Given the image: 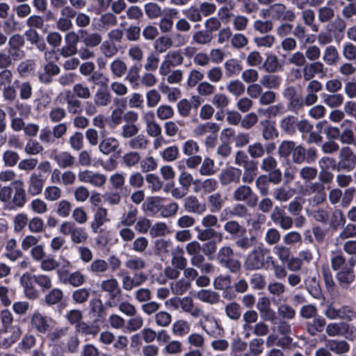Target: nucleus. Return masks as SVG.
I'll return each instance as SVG.
<instances>
[{"label":"nucleus","instance_id":"9d476101","mask_svg":"<svg viewBox=\"0 0 356 356\" xmlns=\"http://www.w3.org/2000/svg\"><path fill=\"white\" fill-rule=\"evenodd\" d=\"M199 324L203 331L211 337H216L218 334L220 325L216 318L210 314H204L200 315Z\"/></svg>","mask_w":356,"mask_h":356},{"label":"nucleus","instance_id":"864d4df0","mask_svg":"<svg viewBox=\"0 0 356 356\" xmlns=\"http://www.w3.org/2000/svg\"><path fill=\"white\" fill-rule=\"evenodd\" d=\"M25 35L26 36L28 41L31 44L35 45L39 51H44L46 49V44L35 29H29L26 31L25 32Z\"/></svg>","mask_w":356,"mask_h":356},{"label":"nucleus","instance_id":"052dcab7","mask_svg":"<svg viewBox=\"0 0 356 356\" xmlns=\"http://www.w3.org/2000/svg\"><path fill=\"white\" fill-rule=\"evenodd\" d=\"M72 92L81 99H89L92 97L91 90L83 83H75L72 87Z\"/></svg>","mask_w":356,"mask_h":356},{"label":"nucleus","instance_id":"473e14b6","mask_svg":"<svg viewBox=\"0 0 356 356\" xmlns=\"http://www.w3.org/2000/svg\"><path fill=\"white\" fill-rule=\"evenodd\" d=\"M225 316L231 321H237L242 315V307L236 302H229L225 305Z\"/></svg>","mask_w":356,"mask_h":356},{"label":"nucleus","instance_id":"3c124183","mask_svg":"<svg viewBox=\"0 0 356 356\" xmlns=\"http://www.w3.org/2000/svg\"><path fill=\"white\" fill-rule=\"evenodd\" d=\"M266 266H271L274 277L277 280H283L287 277V270L285 266L277 264L273 257H268Z\"/></svg>","mask_w":356,"mask_h":356},{"label":"nucleus","instance_id":"a18cd8bd","mask_svg":"<svg viewBox=\"0 0 356 356\" xmlns=\"http://www.w3.org/2000/svg\"><path fill=\"white\" fill-rule=\"evenodd\" d=\"M224 230L232 235L233 238L238 236H243L246 233V229L238 222L236 220H229L224 225Z\"/></svg>","mask_w":356,"mask_h":356},{"label":"nucleus","instance_id":"6e6552de","mask_svg":"<svg viewBox=\"0 0 356 356\" xmlns=\"http://www.w3.org/2000/svg\"><path fill=\"white\" fill-rule=\"evenodd\" d=\"M147 279V275L141 271L134 273V276H131L127 273H124L122 275V288L126 291H131L134 288L141 286Z\"/></svg>","mask_w":356,"mask_h":356},{"label":"nucleus","instance_id":"4468645a","mask_svg":"<svg viewBox=\"0 0 356 356\" xmlns=\"http://www.w3.org/2000/svg\"><path fill=\"white\" fill-rule=\"evenodd\" d=\"M110 221L108 209L102 206L97 207L94 211L93 218L90 225L92 232H99V229Z\"/></svg>","mask_w":356,"mask_h":356},{"label":"nucleus","instance_id":"f257e3e1","mask_svg":"<svg viewBox=\"0 0 356 356\" xmlns=\"http://www.w3.org/2000/svg\"><path fill=\"white\" fill-rule=\"evenodd\" d=\"M268 257H272L270 250L265 248L258 247L248 255L245 261V267L250 270L262 269L266 265Z\"/></svg>","mask_w":356,"mask_h":356},{"label":"nucleus","instance_id":"5fc2aeb1","mask_svg":"<svg viewBox=\"0 0 356 356\" xmlns=\"http://www.w3.org/2000/svg\"><path fill=\"white\" fill-rule=\"evenodd\" d=\"M191 283L190 280L181 278L177 281L170 284V289L173 294L176 296L183 295L191 287Z\"/></svg>","mask_w":356,"mask_h":356},{"label":"nucleus","instance_id":"20e7f679","mask_svg":"<svg viewBox=\"0 0 356 356\" xmlns=\"http://www.w3.org/2000/svg\"><path fill=\"white\" fill-rule=\"evenodd\" d=\"M78 179L81 182L97 188H104L107 181V177L104 174L89 170L79 171Z\"/></svg>","mask_w":356,"mask_h":356},{"label":"nucleus","instance_id":"e433bc0d","mask_svg":"<svg viewBox=\"0 0 356 356\" xmlns=\"http://www.w3.org/2000/svg\"><path fill=\"white\" fill-rule=\"evenodd\" d=\"M220 130V127L215 122H206L197 124L193 131L195 136L200 137L207 133L217 134Z\"/></svg>","mask_w":356,"mask_h":356},{"label":"nucleus","instance_id":"0eeeda50","mask_svg":"<svg viewBox=\"0 0 356 356\" xmlns=\"http://www.w3.org/2000/svg\"><path fill=\"white\" fill-rule=\"evenodd\" d=\"M22 334L19 326H9L0 330V346L8 348L15 343Z\"/></svg>","mask_w":356,"mask_h":356},{"label":"nucleus","instance_id":"39448f33","mask_svg":"<svg viewBox=\"0 0 356 356\" xmlns=\"http://www.w3.org/2000/svg\"><path fill=\"white\" fill-rule=\"evenodd\" d=\"M269 15L274 20L293 22L296 18L295 12L283 3H275L268 8Z\"/></svg>","mask_w":356,"mask_h":356},{"label":"nucleus","instance_id":"774afa93","mask_svg":"<svg viewBox=\"0 0 356 356\" xmlns=\"http://www.w3.org/2000/svg\"><path fill=\"white\" fill-rule=\"evenodd\" d=\"M108 269V264L102 259H95L88 268L89 272L95 275L104 273L106 272Z\"/></svg>","mask_w":356,"mask_h":356},{"label":"nucleus","instance_id":"8fccbe9b","mask_svg":"<svg viewBox=\"0 0 356 356\" xmlns=\"http://www.w3.org/2000/svg\"><path fill=\"white\" fill-rule=\"evenodd\" d=\"M262 129V137L265 140H270L278 136V132L274 124L269 120L260 122Z\"/></svg>","mask_w":356,"mask_h":356},{"label":"nucleus","instance_id":"c9c22d12","mask_svg":"<svg viewBox=\"0 0 356 356\" xmlns=\"http://www.w3.org/2000/svg\"><path fill=\"white\" fill-rule=\"evenodd\" d=\"M109 69L114 78L120 79L127 73L128 67L123 60L118 58L110 63Z\"/></svg>","mask_w":356,"mask_h":356},{"label":"nucleus","instance_id":"423d86ee","mask_svg":"<svg viewBox=\"0 0 356 356\" xmlns=\"http://www.w3.org/2000/svg\"><path fill=\"white\" fill-rule=\"evenodd\" d=\"M348 262L350 267L343 268L337 272L336 276L338 284L344 289H348L355 280L353 267L356 264V261L353 257H351Z\"/></svg>","mask_w":356,"mask_h":356},{"label":"nucleus","instance_id":"e2e57ef3","mask_svg":"<svg viewBox=\"0 0 356 356\" xmlns=\"http://www.w3.org/2000/svg\"><path fill=\"white\" fill-rule=\"evenodd\" d=\"M208 202L211 212H217L222 209L225 198L221 193H216L208 197Z\"/></svg>","mask_w":356,"mask_h":356},{"label":"nucleus","instance_id":"b1692460","mask_svg":"<svg viewBox=\"0 0 356 356\" xmlns=\"http://www.w3.org/2000/svg\"><path fill=\"white\" fill-rule=\"evenodd\" d=\"M100 287L102 291L108 294L111 299L117 298L122 293L118 280L113 277L102 281Z\"/></svg>","mask_w":356,"mask_h":356},{"label":"nucleus","instance_id":"338daca9","mask_svg":"<svg viewBox=\"0 0 356 356\" xmlns=\"http://www.w3.org/2000/svg\"><path fill=\"white\" fill-rule=\"evenodd\" d=\"M172 315L165 311H159L154 316L155 323L161 327H167L172 323Z\"/></svg>","mask_w":356,"mask_h":356},{"label":"nucleus","instance_id":"f8f14e48","mask_svg":"<svg viewBox=\"0 0 356 356\" xmlns=\"http://www.w3.org/2000/svg\"><path fill=\"white\" fill-rule=\"evenodd\" d=\"M327 72V68L325 63L319 60L311 61L302 68V79L308 81L314 79L316 75H325Z\"/></svg>","mask_w":356,"mask_h":356},{"label":"nucleus","instance_id":"7ed1b4c3","mask_svg":"<svg viewBox=\"0 0 356 356\" xmlns=\"http://www.w3.org/2000/svg\"><path fill=\"white\" fill-rule=\"evenodd\" d=\"M355 166V156L348 146L343 147L339 152V161L333 167L337 171L350 172Z\"/></svg>","mask_w":356,"mask_h":356},{"label":"nucleus","instance_id":"ea45409f","mask_svg":"<svg viewBox=\"0 0 356 356\" xmlns=\"http://www.w3.org/2000/svg\"><path fill=\"white\" fill-rule=\"evenodd\" d=\"M138 211L133 205L129 207L128 211L124 212L120 218V225L124 227H131L136 221Z\"/></svg>","mask_w":356,"mask_h":356},{"label":"nucleus","instance_id":"603ef678","mask_svg":"<svg viewBox=\"0 0 356 356\" xmlns=\"http://www.w3.org/2000/svg\"><path fill=\"white\" fill-rule=\"evenodd\" d=\"M323 101L327 106L334 108L341 106L343 102V96L340 93H330L323 95Z\"/></svg>","mask_w":356,"mask_h":356},{"label":"nucleus","instance_id":"49530a36","mask_svg":"<svg viewBox=\"0 0 356 356\" xmlns=\"http://www.w3.org/2000/svg\"><path fill=\"white\" fill-rule=\"evenodd\" d=\"M191 324L186 320L179 319L172 325V332L174 335L182 337L191 332Z\"/></svg>","mask_w":356,"mask_h":356},{"label":"nucleus","instance_id":"37998d69","mask_svg":"<svg viewBox=\"0 0 356 356\" xmlns=\"http://www.w3.org/2000/svg\"><path fill=\"white\" fill-rule=\"evenodd\" d=\"M282 79L280 76L269 73L261 76L260 83L266 88L277 89L280 87Z\"/></svg>","mask_w":356,"mask_h":356},{"label":"nucleus","instance_id":"4c0bfd02","mask_svg":"<svg viewBox=\"0 0 356 356\" xmlns=\"http://www.w3.org/2000/svg\"><path fill=\"white\" fill-rule=\"evenodd\" d=\"M171 263L173 267L183 270L187 265V259L184 257V249L181 247H177L172 252Z\"/></svg>","mask_w":356,"mask_h":356},{"label":"nucleus","instance_id":"f03ea898","mask_svg":"<svg viewBox=\"0 0 356 356\" xmlns=\"http://www.w3.org/2000/svg\"><path fill=\"white\" fill-rule=\"evenodd\" d=\"M325 316L330 320L341 319L353 321L356 319V310L349 305H343L337 308L331 304L326 307Z\"/></svg>","mask_w":356,"mask_h":356},{"label":"nucleus","instance_id":"2f4dec72","mask_svg":"<svg viewBox=\"0 0 356 356\" xmlns=\"http://www.w3.org/2000/svg\"><path fill=\"white\" fill-rule=\"evenodd\" d=\"M54 159L61 168H72L75 163V157L66 151L56 154Z\"/></svg>","mask_w":356,"mask_h":356},{"label":"nucleus","instance_id":"bf43d9fd","mask_svg":"<svg viewBox=\"0 0 356 356\" xmlns=\"http://www.w3.org/2000/svg\"><path fill=\"white\" fill-rule=\"evenodd\" d=\"M141 160L140 153L135 151L128 152L124 154L122 157V164L127 168H133L136 166Z\"/></svg>","mask_w":356,"mask_h":356},{"label":"nucleus","instance_id":"6e6d98bb","mask_svg":"<svg viewBox=\"0 0 356 356\" xmlns=\"http://www.w3.org/2000/svg\"><path fill=\"white\" fill-rule=\"evenodd\" d=\"M124 265L127 269L137 272L145 269L147 264L142 257H132L125 261Z\"/></svg>","mask_w":356,"mask_h":356},{"label":"nucleus","instance_id":"79ce46f5","mask_svg":"<svg viewBox=\"0 0 356 356\" xmlns=\"http://www.w3.org/2000/svg\"><path fill=\"white\" fill-rule=\"evenodd\" d=\"M31 323L32 327L40 333H45L49 327L46 318L42 316L39 312H35L32 315Z\"/></svg>","mask_w":356,"mask_h":356},{"label":"nucleus","instance_id":"bb28decb","mask_svg":"<svg viewBox=\"0 0 356 356\" xmlns=\"http://www.w3.org/2000/svg\"><path fill=\"white\" fill-rule=\"evenodd\" d=\"M263 68L268 73H275L282 70L283 65L275 54H268L263 63Z\"/></svg>","mask_w":356,"mask_h":356},{"label":"nucleus","instance_id":"4be33fe9","mask_svg":"<svg viewBox=\"0 0 356 356\" xmlns=\"http://www.w3.org/2000/svg\"><path fill=\"white\" fill-rule=\"evenodd\" d=\"M65 100L67 104V110L69 113L76 115L81 113L82 111V103L80 99L71 90L65 92Z\"/></svg>","mask_w":356,"mask_h":356},{"label":"nucleus","instance_id":"4d7b16f0","mask_svg":"<svg viewBox=\"0 0 356 356\" xmlns=\"http://www.w3.org/2000/svg\"><path fill=\"white\" fill-rule=\"evenodd\" d=\"M170 233V227L163 222L154 224L149 230V234L152 238L165 236Z\"/></svg>","mask_w":356,"mask_h":356},{"label":"nucleus","instance_id":"dca6fc26","mask_svg":"<svg viewBox=\"0 0 356 356\" xmlns=\"http://www.w3.org/2000/svg\"><path fill=\"white\" fill-rule=\"evenodd\" d=\"M250 216L248 207L241 203L234 205L231 209H225L220 214L221 220H226L230 218H245Z\"/></svg>","mask_w":356,"mask_h":356},{"label":"nucleus","instance_id":"f3484780","mask_svg":"<svg viewBox=\"0 0 356 356\" xmlns=\"http://www.w3.org/2000/svg\"><path fill=\"white\" fill-rule=\"evenodd\" d=\"M114 103L116 105V108L111 111L109 118L110 126L111 127H115L122 123L124 111L127 106L126 100L124 99L115 98Z\"/></svg>","mask_w":356,"mask_h":356},{"label":"nucleus","instance_id":"cd10ccee","mask_svg":"<svg viewBox=\"0 0 356 356\" xmlns=\"http://www.w3.org/2000/svg\"><path fill=\"white\" fill-rule=\"evenodd\" d=\"M195 296L199 300L209 305H216L220 300V296L217 292L209 289L198 291Z\"/></svg>","mask_w":356,"mask_h":356},{"label":"nucleus","instance_id":"09e8293b","mask_svg":"<svg viewBox=\"0 0 356 356\" xmlns=\"http://www.w3.org/2000/svg\"><path fill=\"white\" fill-rule=\"evenodd\" d=\"M225 74L227 76H232L238 74L243 70L240 60L236 58L227 60L224 63Z\"/></svg>","mask_w":356,"mask_h":356},{"label":"nucleus","instance_id":"7c9ffc66","mask_svg":"<svg viewBox=\"0 0 356 356\" xmlns=\"http://www.w3.org/2000/svg\"><path fill=\"white\" fill-rule=\"evenodd\" d=\"M192 42L197 45H209L213 40V35L205 29L198 30L193 32L192 35Z\"/></svg>","mask_w":356,"mask_h":356},{"label":"nucleus","instance_id":"ddd939ff","mask_svg":"<svg viewBox=\"0 0 356 356\" xmlns=\"http://www.w3.org/2000/svg\"><path fill=\"white\" fill-rule=\"evenodd\" d=\"M25 42L24 35L19 33L13 34L8 38V50L19 60H22L26 55L25 51L22 49Z\"/></svg>","mask_w":356,"mask_h":356},{"label":"nucleus","instance_id":"5701e85b","mask_svg":"<svg viewBox=\"0 0 356 356\" xmlns=\"http://www.w3.org/2000/svg\"><path fill=\"white\" fill-rule=\"evenodd\" d=\"M15 193L12 198L13 204L17 207H23L26 202V191L24 182L17 179L13 181Z\"/></svg>","mask_w":356,"mask_h":356},{"label":"nucleus","instance_id":"a211bd4d","mask_svg":"<svg viewBox=\"0 0 356 356\" xmlns=\"http://www.w3.org/2000/svg\"><path fill=\"white\" fill-rule=\"evenodd\" d=\"M178 302L181 310L184 312L191 315V317L197 318H200V315L202 314V309L200 307L195 305L192 298L189 296H185L181 298H178Z\"/></svg>","mask_w":356,"mask_h":356},{"label":"nucleus","instance_id":"aec40b11","mask_svg":"<svg viewBox=\"0 0 356 356\" xmlns=\"http://www.w3.org/2000/svg\"><path fill=\"white\" fill-rule=\"evenodd\" d=\"M325 332L330 337L346 336L350 332V326L344 321L330 323L325 325Z\"/></svg>","mask_w":356,"mask_h":356},{"label":"nucleus","instance_id":"a19ab883","mask_svg":"<svg viewBox=\"0 0 356 356\" xmlns=\"http://www.w3.org/2000/svg\"><path fill=\"white\" fill-rule=\"evenodd\" d=\"M327 348L336 354H344L349 350L350 346L344 340L330 339L327 341Z\"/></svg>","mask_w":356,"mask_h":356},{"label":"nucleus","instance_id":"2eb2a0df","mask_svg":"<svg viewBox=\"0 0 356 356\" xmlns=\"http://www.w3.org/2000/svg\"><path fill=\"white\" fill-rule=\"evenodd\" d=\"M254 193L250 186L247 185H240L234 191L232 198L236 202H246L249 206H255L257 199L255 197L253 201L251 200Z\"/></svg>","mask_w":356,"mask_h":356},{"label":"nucleus","instance_id":"412c9836","mask_svg":"<svg viewBox=\"0 0 356 356\" xmlns=\"http://www.w3.org/2000/svg\"><path fill=\"white\" fill-rule=\"evenodd\" d=\"M184 207L188 213L202 215L207 211L205 203L200 202L195 196H188L184 200Z\"/></svg>","mask_w":356,"mask_h":356},{"label":"nucleus","instance_id":"9b49d317","mask_svg":"<svg viewBox=\"0 0 356 356\" xmlns=\"http://www.w3.org/2000/svg\"><path fill=\"white\" fill-rule=\"evenodd\" d=\"M98 149L105 156L111 154L120 155L122 153L119 140L113 136L102 138L99 143Z\"/></svg>","mask_w":356,"mask_h":356},{"label":"nucleus","instance_id":"c756f323","mask_svg":"<svg viewBox=\"0 0 356 356\" xmlns=\"http://www.w3.org/2000/svg\"><path fill=\"white\" fill-rule=\"evenodd\" d=\"M82 41L86 47H95L99 45L102 41V35L97 32L88 33L85 30H80Z\"/></svg>","mask_w":356,"mask_h":356},{"label":"nucleus","instance_id":"69168bd1","mask_svg":"<svg viewBox=\"0 0 356 356\" xmlns=\"http://www.w3.org/2000/svg\"><path fill=\"white\" fill-rule=\"evenodd\" d=\"M199 172L202 176H212L216 174L215 163L213 159L206 157L202 160Z\"/></svg>","mask_w":356,"mask_h":356},{"label":"nucleus","instance_id":"72a5a7b5","mask_svg":"<svg viewBox=\"0 0 356 356\" xmlns=\"http://www.w3.org/2000/svg\"><path fill=\"white\" fill-rule=\"evenodd\" d=\"M154 248L157 255L166 258L172 252V243L170 240L158 239L154 242Z\"/></svg>","mask_w":356,"mask_h":356},{"label":"nucleus","instance_id":"a878e982","mask_svg":"<svg viewBox=\"0 0 356 356\" xmlns=\"http://www.w3.org/2000/svg\"><path fill=\"white\" fill-rule=\"evenodd\" d=\"M322 59L325 65L334 66L340 60L339 53L336 47L329 45L323 51Z\"/></svg>","mask_w":356,"mask_h":356},{"label":"nucleus","instance_id":"58836bf2","mask_svg":"<svg viewBox=\"0 0 356 356\" xmlns=\"http://www.w3.org/2000/svg\"><path fill=\"white\" fill-rule=\"evenodd\" d=\"M111 94L107 89H98L94 96L93 101L99 107H107L111 103Z\"/></svg>","mask_w":356,"mask_h":356},{"label":"nucleus","instance_id":"680f3d73","mask_svg":"<svg viewBox=\"0 0 356 356\" xmlns=\"http://www.w3.org/2000/svg\"><path fill=\"white\" fill-rule=\"evenodd\" d=\"M88 239V234L83 227L76 226L71 236L70 240L74 244L85 243Z\"/></svg>","mask_w":356,"mask_h":356},{"label":"nucleus","instance_id":"de8ad7c7","mask_svg":"<svg viewBox=\"0 0 356 356\" xmlns=\"http://www.w3.org/2000/svg\"><path fill=\"white\" fill-rule=\"evenodd\" d=\"M197 238L201 241H210L212 238H216L218 242L222 241V234L217 232L212 228H206L204 229H199Z\"/></svg>","mask_w":356,"mask_h":356},{"label":"nucleus","instance_id":"0e129e2a","mask_svg":"<svg viewBox=\"0 0 356 356\" xmlns=\"http://www.w3.org/2000/svg\"><path fill=\"white\" fill-rule=\"evenodd\" d=\"M64 282L74 287H79L86 282V277L79 271H74L66 275Z\"/></svg>","mask_w":356,"mask_h":356},{"label":"nucleus","instance_id":"1a4fd4ad","mask_svg":"<svg viewBox=\"0 0 356 356\" xmlns=\"http://www.w3.org/2000/svg\"><path fill=\"white\" fill-rule=\"evenodd\" d=\"M242 170L239 168L229 166L222 170L219 175L220 183L225 186L231 184H238L241 181Z\"/></svg>","mask_w":356,"mask_h":356},{"label":"nucleus","instance_id":"13d9d810","mask_svg":"<svg viewBox=\"0 0 356 356\" xmlns=\"http://www.w3.org/2000/svg\"><path fill=\"white\" fill-rule=\"evenodd\" d=\"M173 47L172 40L168 36H161L158 38L154 42V50L162 54L165 52L168 49Z\"/></svg>","mask_w":356,"mask_h":356},{"label":"nucleus","instance_id":"393cba45","mask_svg":"<svg viewBox=\"0 0 356 356\" xmlns=\"http://www.w3.org/2000/svg\"><path fill=\"white\" fill-rule=\"evenodd\" d=\"M60 67L53 62H49L44 66V72L39 73L38 79L43 83H50L52 76L60 73Z\"/></svg>","mask_w":356,"mask_h":356},{"label":"nucleus","instance_id":"f704fd0d","mask_svg":"<svg viewBox=\"0 0 356 356\" xmlns=\"http://www.w3.org/2000/svg\"><path fill=\"white\" fill-rule=\"evenodd\" d=\"M76 332L81 334L83 336H92L96 337L99 332L100 327L97 325L93 323L90 324L85 321H81L80 323L76 325Z\"/></svg>","mask_w":356,"mask_h":356},{"label":"nucleus","instance_id":"c03bdc74","mask_svg":"<svg viewBox=\"0 0 356 356\" xmlns=\"http://www.w3.org/2000/svg\"><path fill=\"white\" fill-rule=\"evenodd\" d=\"M326 325V321L322 318H315L312 321L306 324V330L308 333L312 336H316L318 333L322 332Z\"/></svg>","mask_w":356,"mask_h":356},{"label":"nucleus","instance_id":"6ab92c4d","mask_svg":"<svg viewBox=\"0 0 356 356\" xmlns=\"http://www.w3.org/2000/svg\"><path fill=\"white\" fill-rule=\"evenodd\" d=\"M27 184L29 194L31 196H36L42 193L44 179L42 175L33 172L29 176Z\"/></svg>","mask_w":356,"mask_h":356},{"label":"nucleus","instance_id":"c85d7f7f","mask_svg":"<svg viewBox=\"0 0 356 356\" xmlns=\"http://www.w3.org/2000/svg\"><path fill=\"white\" fill-rule=\"evenodd\" d=\"M334 3V0H329L326 6L319 7L317 10L318 19L321 23L330 22L334 17L335 12L330 6Z\"/></svg>","mask_w":356,"mask_h":356}]
</instances>
